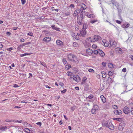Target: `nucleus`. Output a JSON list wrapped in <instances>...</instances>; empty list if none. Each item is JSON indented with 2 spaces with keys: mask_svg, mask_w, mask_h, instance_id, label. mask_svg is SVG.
<instances>
[{
  "mask_svg": "<svg viewBox=\"0 0 133 133\" xmlns=\"http://www.w3.org/2000/svg\"><path fill=\"white\" fill-rule=\"evenodd\" d=\"M109 125L108 127L111 130H113L114 129V128L112 123L110 122H109Z\"/></svg>",
  "mask_w": 133,
  "mask_h": 133,
  "instance_id": "2eb2a0df",
  "label": "nucleus"
},
{
  "mask_svg": "<svg viewBox=\"0 0 133 133\" xmlns=\"http://www.w3.org/2000/svg\"><path fill=\"white\" fill-rule=\"evenodd\" d=\"M15 123H22V120L18 121L17 120H15L14 121Z\"/></svg>",
  "mask_w": 133,
  "mask_h": 133,
  "instance_id": "79ce46f5",
  "label": "nucleus"
},
{
  "mask_svg": "<svg viewBox=\"0 0 133 133\" xmlns=\"http://www.w3.org/2000/svg\"><path fill=\"white\" fill-rule=\"evenodd\" d=\"M108 66L110 68H114L113 64L110 63H109L108 64Z\"/></svg>",
  "mask_w": 133,
  "mask_h": 133,
  "instance_id": "bb28decb",
  "label": "nucleus"
},
{
  "mask_svg": "<svg viewBox=\"0 0 133 133\" xmlns=\"http://www.w3.org/2000/svg\"><path fill=\"white\" fill-rule=\"evenodd\" d=\"M108 83H111L113 81V80H112L111 79V78L110 77H108Z\"/></svg>",
  "mask_w": 133,
  "mask_h": 133,
  "instance_id": "393cba45",
  "label": "nucleus"
},
{
  "mask_svg": "<svg viewBox=\"0 0 133 133\" xmlns=\"http://www.w3.org/2000/svg\"><path fill=\"white\" fill-rule=\"evenodd\" d=\"M3 47V45L2 42H0V48H2Z\"/></svg>",
  "mask_w": 133,
  "mask_h": 133,
  "instance_id": "338daca9",
  "label": "nucleus"
},
{
  "mask_svg": "<svg viewBox=\"0 0 133 133\" xmlns=\"http://www.w3.org/2000/svg\"><path fill=\"white\" fill-rule=\"evenodd\" d=\"M93 96L92 95H90L88 97V98L90 99H91L93 98Z\"/></svg>",
  "mask_w": 133,
  "mask_h": 133,
  "instance_id": "49530a36",
  "label": "nucleus"
},
{
  "mask_svg": "<svg viewBox=\"0 0 133 133\" xmlns=\"http://www.w3.org/2000/svg\"><path fill=\"white\" fill-rule=\"evenodd\" d=\"M79 13H80V11H79V10L77 9L75 11L74 13L73 14V16L74 17H76L78 14Z\"/></svg>",
  "mask_w": 133,
  "mask_h": 133,
  "instance_id": "4468645a",
  "label": "nucleus"
},
{
  "mask_svg": "<svg viewBox=\"0 0 133 133\" xmlns=\"http://www.w3.org/2000/svg\"><path fill=\"white\" fill-rule=\"evenodd\" d=\"M13 87L14 88H17L19 87V86H18L17 84H15L14 85Z\"/></svg>",
  "mask_w": 133,
  "mask_h": 133,
  "instance_id": "13d9d810",
  "label": "nucleus"
},
{
  "mask_svg": "<svg viewBox=\"0 0 133 133\" xmlns=\"http://www.w3.org/2000/svg\"><path fill=\"white\" fill-rule=\"evenodd\" d=\"M98 20L97 19H91L89 21V22L92 24H93L97 22Z\"/></svg>",
  "mask_w": 133,
  "mask_h": 133,
  "instance_id": "4be33fe9",
  "label": "nucleus"
},
{
  "mask_svg": "<svg viewBox=\"0 0 133 133\" xmlns=\"http://www.w3.org/2000/svg\"><path fill=\"white\" fill-rule=\"evenodd\" d=\"M98 105H94L92 109H95L96 110H97L98 109Z\"/></svg>",
  "mask_w": 133,
  "mask_h": 133,
  "instance_id": "72a5a7b5",
  "label": "nucleus"
},
{
  "mask_svg": "<svg viewBox=\"0 0 133 133\" xmlns=\"http://www.w3.org/2000/svg\"><path fill=\"white\" fill-rule=\"evenodd\" d=\"M20 41L21 42H23L24 41V39L23 38H22L20 40Z\"/></svg>",
  "mask_w": 133,
  "mask_h": 133,
  "instance_id": "69168bd1",
  "label": "nucleus"
},
{
  "mask_svg": "<svg viewBox=\"0 0 133 133\" xmlns=\"http://www.w3.org/2000/svg\"><path fill=\"white\" fill-rule=\"evenodd\" d=\"M77 60L76 57L74 56L73 57V59H72V61H73L75 62L76 63L77 62Z\"/></svg>",
  "mask_w": 133,
  "mask_h": 133,
  "instance_id": "c756f323",
  "label": "nucleus"
},
{
  "mask_svg": "<svg viewBox=\"0 0 133 133\" xmlns=\"http://www.w3.org/2000/svg\"><path fill=\"white\" fill-rule=\"evenodd\" d=\"M98 53L102 56H104L105 55V54L101 50L99 49L98 50Z\"/></svg>",
  "mask_w": 133,
  "mask_h": 133,
  "instance_id": "6ab92c4d",
  "label": "nucleus"
},
{
  "mask_svg": "<svg viewBox=\"0 0 133 133\" xmlns=\"http://www.w3.org/2000/svg\"><path fill=\"white\" fill-rule=\"evenodd\" d=\"M112 4L113 5H115L116 7H118V4L117 2L113 0L112 1Z\"/></svg>",
  "mask_w": 133,
  "mask_h": 133,
  "instance_id": "b1692460",
  "label": "nucleus"
},
{
  "mask_svg": "<svg viewBox=\"0 0 133 133\" xmlns=\"http://www.w3.org/2000/svg\"><path fill=\"white\" fill-rule=\"evenodd\" d=\"M114 113L115 115H120L122 113V111L119 110H116L114 111Z\"/></svg>",
  "mask_w": 133,
  "mask_h": 133,
  "instance_id": "f3484780",
  "label": "nucleus"
},
{
  "mask_svg": "<svg viewBox=\"0 0 133 133\" xmlns=\"http://www.w3.org/2000/svg\"><path fill=\"white\" fill-rule=\"evenodd\" d=\"M122 71L123 72H125L126 71V69L125 68H124L123 69Z\"/></svg>",
  "mask_w": 133,
  "mask_h": 133,
  "instance_id": "0e129e2a",
  "label": "nucleus"
},
{
  "mask_svg": "<svg viewBox=\"0 0 133 133\" xmlns=\"http://www.w3.org/2000/svg\"><path fill=\"white\" fill-rule=\"evenodd\" d=\"M109 123H108L107 121H106L105 123L103 124V125L104 126H105L106 127H108L109 126Z\"/></svg>",
  "mask_w": 133,
  "mask_h": 133,
  "instance_id": "c85d7f7f",
  "label": "nucleus"
},
{
  "mask_svg": "<svg viewBox=\"0 0 133 133\" xmlns=\"http://www.w3.org/2000/svg\"><path fill=\"white\" fill-rule=\"evenodd\" d=\"M36 124L39 126V127H40L42 125V123L41 122H38L36 123Z\"/></svg>",
  "mask_w": 133,
  "mask_h": 133,
  "instance_id": "09e8293b",
  "label": "nucleus"
},
{
  "mask_svg": "<svg viewBox=\"0 0 133 133\" xmlns=\"http://www.w3.org/2000/svg\"><path fill=\"white\" fill-rule=\"evenodd\" d=\"M22 123L23 125L25 127H28L29 128H30L32 127L31 125L30 124L26 122H25L24 121H23V122L22 121Z\"/></svg>",
  "mask_w": 133,
  "mask_h": 133,
  "instance_id": "9b49d317",
  "label": "nucleus"
},
{
  "mask_svg": "<svg viewBox=\"0 0 133 133\" xmlns=\"http://www.w3.org/2000/svg\"><path fill=\"white\" fill-rule=\"evenodd\" d=\"M27 35L30 36H31L32 37H34L33 34L32 32H30L28 33L27 34Z\"/></svg>",
  "mask_w": 133,
  "mask_h": 133,
  "instance_id": "e433bc0d",
  "label": "nucleus"
},
{
  "mask_svg": "<svg viewBox=\"0 0 133 133\" xmlns=\"http://www.w3.org/2000/svg\"><path fill=\"white\" fill-rule=\"evenodd\" d=\"M108 73V75L110 76H112L113 74V73L111 71H109Z\"/></svg>",
  "mask_w": 133,
  "mask_h": 133,
  "instance_id": "37998d69",
  "label": "nucleus"
},
{
  "mask_svg": "<svg viewBox=\"0 0 133 133\" xmlns=\"http://www.w3.org/2000/svg\"><path fill=\"white\" fill-rule=\"evenodd\" d=\"M80 6H81L80 9H77L79 10V11H80V14L77 17V22L79 24L81 25L83 24V19L85 17V15L83 14V10L86 8V6L83 3L81 4Z\"/></svg>",
  "mask_w": 133,
  "mask_h": 133,
  "instance_id": "f257e3e1",
  "label": "nucleus"
},
{
  "mask_svg": "<svg viewBox=\"0 0 133 133\" xmlns=\"http://www.w3.org/2000/svg\"><path fill=\"white\" fill-rule=\"evenodd\" d=\"M100 38V37L98 35H96L94 37H91L87 38L88 40L91 42L96 41L98 40Z\"/></svg>",
  "mask_w": 133,
  "mask_h": 133,
  "instance_id": "f03ea898",
  "label": "nucleus"
},
{
  "mask_svg": "<svg viewBox=\"0 0 133 133\" xmlns=\"http://www.w3.org/2000/svg\"><path fill=\"white\" fill-rule=\"evenodd\" d=\"M100 98L101 99L102 102L103 103H105L106 102V101L105 98L103 95H101L100 96Z\"/></svg>",
  "mask_w": 133,
  "mask_h": 133,
  "instance_id": "aec40b11",
  "label": "nucleus"
},
{
  "mask_svg": "<svg viewBox=\"0 0 133 133\" xmlns=\"http://www.w3.org/2000/svg\"><path fill=\"white\" fill-rule=\"evenodd\" d=\"M122 27L124 28H126V24H124L122 26Z\"/></svg>",
  "mask_w": 133,
  "mask_h": 133,
  "instance_id": "774afa93",
  "label": "nucleus"
},
{
  "mask_svg": "<svg viewBox=\"0 0 133 133\" xmlns=\"http://www.w3.org/2000/svg\"><path fill=\"white\" fill-rule=\"evenodd\" d=\"M114 120L117 121H120L121 120V119L120 118H115L114 119Z\"/></svg>",
  "mask_w": 133,
  "mask_h": 133,
  "instance_id": "a18cd8bd",
  "label": "nucleus"
},
{
  "mask_svg": "<svg viewBox=\"0 0 133 133\" xmlns=\"http://www.w3.org/2000/svg\"><path fill=\"white\" fill-rule=\"evenodd\" d=\"M123 111L125 114H128L130 112L129 109L127 107H125L124 108Z\"/></svg>",
  "mask_w": 133,
  "mask_h": 133,
  "instance_id": "423d86ee",
  "label": "nucleus"
},
{
  "mask_svg": "<svg viewBox=\"0 0 133 133\" xmlns=\"http://www.w3.org/2000/svg\"><path fill=\"white\" fill-rule=\"evenodd\" d=\"M25 131L27 133H29L30 132L29 129L28 128H25Z\"/></svg>",
  "mask_w": 133,
  "mask_h": 133,
  "instance_id": "c9c22d12",
  "label": "nucleus"
},
{
  "mask_svg": "<svg viewBox=\"0 0 133 133\" xmlns=\"http://www.w3.org/2000/svg\"><path fill=\"white\" fill-rule=\"evenodd\" d=\"M76 108V107L75 106H73L71 107V110H72V111H73L75 110Z\"/></svg>",
  "mask_w": 133,
  "mask_h": 133,
  "instance_id": "a19ab883",
  "label": "nucleus"
},
{
  "mask_svg": "<svg viewBox=\"0 0 133 133\" xmlns=\"http://www.w3.org/2000/svg\"><path fill=\"white\" fill-rule=\"evenodd\" d=\"M93 51L92 50L90 49H88L86 50V52L87 55H90L92 53Z\"/></svg>",
  "mask_w": 133,
  "mask_h": 133,
  "instance_id": "9d476101",
  "label": "nucleus"
},
{
  "mask_svg": "<svg viewBox=\"0 0 133 133\" xmlns=\"http://www.w3.org/2000/svg\"><path fill=\"white\" fill-rule=\"evenodd\" d=\"M94 53L95 54L97 55L98 53V50L97 51V50H94L93 51Z\"/></svg>",
  "mask_w": 133,
  "mask_h": 133,
  "instance_id": "3c124183",
  "label": "nucleus"
},
{
  "mask_svg": "<svg viewBox=\"0 0 133 133\" xmlns=\"http://www.w3.org/2000/svg\"><path fill=\"white\" fill-rule=\"evenodd\" d=\"M32 54V53H25V54H22L20 55V56L21 57H23V56H26V55H31Z\"/></svg>",
  "mask_w": 133,
  "mask_h": 133,
  "instance_id": "cd10ccee",
  "label": "nucleus"
},
{
  "mask_svg": "<svg viewBox=\"0 0 133 133\" xmlns=\"http://www.w3.org/2000/svg\"><path fill=\"white\" fill-rule=\"evenodd\" d=\"M106 63L105 62H102V65L104 67H105L106 65Z\"/></svg>",
  "mask_w": 133,
  "mask_h": 133,
  "instance_id": "5fc2aeb1",
  "label": "nucleus"
},
{
  "mask_svg": "<svg viewBox=\"0 0 133 133\" xmlns=\"http://www.w3.org/2000/svg\"><path fill=\"white\" fill-rule=\"evenodd\" d=\"M67 90L66 89H64L62 91H61L62 93H64L66 92Z\"/></svg>",
  "mask_w": 133,
  "mask_h": 133,
  "instance_id": "e2e57ef3",
  "label": "nucleus"
},
{
  "mask_svg": "<svg viewBox=\"0 0 133 133\" xmlns=\"http://www.w3.org/2000/svg\"><path fill=\"white\" fill-rule=\"evenodd\" d=\"M86 30L83 28L80 31V33H78L77 34L79 36H84L86 34Z\"/></svg>",
  "mask_w": 133,
  "mask_h": 133,
  "instance_id": "7ed1b4c3",
  "label": "nucleus"
},
{
  "mask_svg": "<svg viewBox=\"0 0 133 133\" xmlns=\"http://www.w3.org/2000/svg\"><path fill=\"white\" fill-rule=\"evenodd\" d=\"M51 40V38L50 37H47L44 38L43 41L46 43H48Z\"/></svg>",
  "mask_w": 133,
  "mask_h": 133,
  "instance_id": "6e6552de",
  "label": "nucleus"
},
{
  "mask_svg": "<svg viewBox=\"0 0 133 133\" xmlns=\"http://www.w3.org/2000/svg\"><path fill=\"white\" fill-rule=\"evenodd\" d=\"M73 45L74 46L77 47L78 46V44L76 42H74L73 44Z\"/></svg>",
  "mask_w": 133,
  "mask_h": 133,
  "instance_id": "7c9ffc66",
  "label": "nucleus"
},
{
  "mask_svg": "<svg viewBox=\"0 0 133 133\" xmlns=\"http://www.w3.org/2000/svg\"><path fill=\"white\" fill-rule=\"evenodd\" d=\"M12 49H13L11 47V48H8L7 49V50L8 51H10L12 50Z\"/></svg>",
  "mask_w": 133,
  "mask_h": 133,
  "instance_id": "4d7b16f0",
  "label": "nucleus"
},
{
  "mask_svg": "<svg viewBox=\"0 0 133 133\" xmlns=\"http://www.w3.org/2000/svg\"><path fill=\"white\" fill-rule=\"evenodd\" d=\"M96 110H95L94 109H92V110H91V112L92 114H94L95 113L96 111Z\"/></svg>",
  "mask_w": 133,
  "mask_h": 133,
  "instance_id": "de8ad7c7",
  "label": "nucleus"
},
{
  "mask_svg": "<svg viewBox=\"0 0 133 133\" xmlns=\"http://www.w3.org/2000/svg\"><path fill=\"white\" fill-rule=\"evenodd\" d=\"M63 62L64 64H66L67 63V62L65 59H63Z\"/></svg>",
  "mask_w": 133,
  "mask_h": 133,
  "instance_id": "c03bdc74",
  "label": "nucleus"
},
{
  "mask_svg": "<svg viewBox=\"0 0 133 133\" xmlns=\"http://www.w3.org/2000/svg\"><path fill=\"white\" fill-rule=\"evenodd\" d=\"M87 79V78L85 77H84L83 79L82 82V84L84 83L85 82V81Z\"/></svg>",
  "mask_w": 133,
  "mask_h": 133,
  "instance_id": "2f4dec72",
  "label": "nucleus"
},
{
  "mask_svg": "<svg viewBox=\"0 0 133 133\" xmlns=\"http://www.w3.org/2000/svg\"><path fill=\"white\" fill-rule=\"evenodd\" d=\"M59 85L61 86L62 87H63L64 86V84L60 82L59 83Z\"/></svg>",
  "mask_w": 133,
  "mask_h": 133,
  "instance_id": "052dcab7",
  "label": "nucleus"
},
{
  "mask_svg": "<svg viewBox=\"0 0 133 133\" xmlns=\"http://www.w3.org/2000/svg\"><path fill=\"white\" fill-rule=\"evenodd\" d=\"M71 66L70 65H66V68L67 69V70H68L71 68Z\"/></svg>",
  "mask_w": 133,
  "mask_h": 133,
  "instance_id": "f704fd0d",
  "label": "nucleus"
},
{
  "mask_svg": "<svg viewBox=\"0 0 133 133\" xmlns=\"http://www.w3.org/2000/svg\"><path fill=\"white\" fill-rule=\"evenodd\" d=\"M54 30L57 31H59V28L57 27H55V28H54Z\"/></svg>",
  "mask_w": 133,
  "mask_h": 133,
  "instance_id": "bf43d9fd",
  "label": "nucleus"
},
{
  "mask_svg": "<svg viewBox=\"0 0 133 133\" xmlns=\"http://www.w3.org/2000/svg\"><path fill=\"white\" fill-rule=\"evenodd\" d=\"M70 78L71 79L72 78L73 79L77 82H78L80 79V77L77 75L74 76L72 77H71Z\"/></svg>",
  "mask_w": 133,
  "mask_h": 133,
  "instance_id": "39448f33",
  "label": "nucleus"
},
{
  "mask_svg": "<svg viewBox=\"0 0 133 133\" xmlns=\"http://www.w3.org/2000/svg\"><path fill=\"white\" fill-rule=\"evenodd\" d=\"M22 47H23L22 45H20L18 46L17 48V49L18 50H19Z\"/></svg>",
  "mask_w": 133,
  "mask_h": 133,
  "instance_id": "ea45409f",
  "label": "nucleus"
},
{
  "mask_svg": "<svg viewBox=\"0 0 133 133\" xmlns=\"http://www.w3.org/2000/svg\"><path fill=\"white\" fill-rule=\"evenodd\" d=\"M112 107L113 108H114L115 109H117V106H116V105H112Z\"/></svg>",
  "mask_w": 133,
  "mask_h": 133,
  "instance_id": "603ef678",
  "label": "nucleus"
},
{
  "mask_svg": "<svg viewBox=\"0 0 133 133\" xmlns=\"http://www.w3.org/2000/svg\"><path fill=\"white\" fill-rule=\"evenodd\" d=\"M88 71L90 72H94V70L92 69H88Z\"/></svg>",
  "mask_w": 133,
  "mask_h": 133,
  "instance_id": "864d4df0",
  "label": "nucleus"
},
{
  "mask_svg": "<svg viewBox=\"0 0 133 133\" xmlns=\"http://www.w3.org/2000/svg\"><path fill=\"white\" fill-rule=\"evenodd\" d=\"M74 56L72 55L69 54L68 55V58L69 60L72 61Z\"/></svg>",
  "mask_w": 133,
  "mask_h": 133,
  "instance_id": "412c9836",
  "label": "nucleus"
},
{
  "mask_svg": "<svg viewBox=\"0 0 133 133\" xmlns=\"http://www.w3.org/2000/svg\"><path fill=\"white\" fill-rule=\"evenodd\" d=\"M125 123H121L119 124L118 129L119 131H122L124 127Z\"/></svg>",
  "mask_w": 133,
  "mask_h": 133,
  "instance_id": "20e7f679",
  "label": "nucleus"
},
{
  "mask_svg": "<svg viewBox=\"0 0 133 133\" xmlns=\"http://www.w3.org/2000/svg\"><path fill=\"white\" fill-rule=\"evenodd\" d=\"M71 35L73 37V38L74 39H76L79 40V38L78 37L79 36L78 35H77L76 34L74 33H72L71 34Z\"/></svg>",
  "mask_w": 133,
  "mask_h": 133,
  "instance_id": "ddd939ff",
  "label": "nucleus"
},
{
  "mask_svg": "<svg viewBox=\"0 0 133 133\" xmlns=\"http://www.w3.org/2000/svg\"><path fill=\"white\" fill-rule=\"evenodd\" d=\"M40 63L43 66H44L45 67H47L46 65L44 63H43L41 61H40Z\"/></svg>",
  "mask_w": 133,
  "mask_h": 133,
  "instance_id": "4c0bfd02",
  "label": "nucleus"
},
{
  "mask_svg": "<svg viewBox=\"0 0 133 133\" xmlns=\"http://www.w3.org/2000/svg\"><path fill=\"white\" fill-rule=\"evenodd\" d=\"M22 4H24L26 2V0H21Z\"/></svg>",
  "mask_w": 133,
  "mask_h": 133,
  "instance_id": "8fccbe9b",
  "label": "nucleus"
},
{
  "mask_svg": "<svg viewBox=\"0 0 133 133\" xmlns=\"http://www.w3.org/2000/svg\"><path fill=\"white\" fill-rule=\"evenodd\" d=\"M7 129L6 126L1 125L0 126V130L2 131H5Z\"/></svg>",
  "mask_w": 133,
  "mask_h": 133,
  "instance_id": "a211bd4d",
  "label": "nucleus"
},
{
  "mask_svg": "<svg viewBox=\"0 0 133 133\" xmlns=\"http://www.w3.org/2000/svg\"><path fill=\"white\" fill-rule=\"evenodd\" d=\"M87 16L90 18H94V16L92 14H87Z\"/></svg>",
  "mask_w": 133,
  "mask_h": 133,
  "instance_id": "5701e85b",
  "label": "nucleus"
},
{
  "mask_svg": "<svg viewBox=\"0 0 133 133\" xmlns=\"http://www.w3.org/2000/svg\"><path fill=\"white\" fill-rule=\"evenodd\" d=\"M92 47L93 49H97V46L96 44H94L92 45Z\"/></svg>",
  "mask_w": 133,
  "mask_h": 133,
  "instance_id": "58836bf2",
  "label": "nucleus"
},
{
  "mask_svg": "<svg viewBox=\"0 0 133 133\" xmlns=\"http://www.w3.org/2000/svg\"><path fill=\"white\" fill-rule=\"evenodd\" d=\"M103 42L104 43V45L105 47H110L111 46V45L110 43L108 44L107 42H106L105 40H103Z\"/></svg>",
  "mask_w": 133,
  "mask_h": 133,
  "instance_id": "1a4fd4ad",
  "label": "nucleus"
},
{
  "mask_svg": "<svg viewBox=\"0 0 133 133\" xmlns=\"http://www.w3.org/2000/svg\"><path fill=\"white\" fill-rule=\"evenodd\" d=\"M110 42L111 46H112L113 47H115L116 46L117 43L116 41L114 40H110Z\"/></svg>",
  "mask_w": 133,
  "mask_h": 133,
  "instance_id": "0eeeda50",
  "label": "nucleus"
},
{
  "mask_svg": "<svg viewBox=\"0 0 133 133\" xmlns=\"http://www.w3.org/2000/svg\"><path fill=\"white\" fill-rule=\"evenodd\" d=\"M56 43L58 45L60 46H62L63 45L62 42L59 40H57Z\"/></svg>",
  "mask_w": 133,
  "mask_h": 133,
  "instance_id": "dca6fc26",
  "label": "nucleus"
},
{
  "mask_svg": "<svg viewBox=\"0 0 133 133\" xmlns=\"http://www.w3.org/2000/svg\"><path fill=\"white\" fill-rule=\"evenodd\" d=\"M69 7L71 8H74L75 7V6L74 4H71L70 5Z\"/></svg>",
  "mask_w": 133,
  "mask_h": 133,
  "instance_id": "6e6d98bb",
  "label": "nucleus"
},
{
  "mask_svg": "<svg viewBox=\"0 0 133 133\" xmlns=\"http://www.w3.org/2000/svg\"><path fill=\"white\" fill-rule=\"evenodd\" d=\"M72 73L70 71H68L67 73V75L68 76H71L72 75Z\"/></svg>",
  "mask_w": 133,
  "mask_h": 133,
  "instance_id": "473e14b6",
  "label": "nucleus"
},
{
  "mask_svg": "<svg viewBox=\"0 0 133 133\" xmlns=\"http://www.w3.org/2000/svg\"><path fill=\"white\" fill-rule=\"evenodd\" d=\"M102 74V77L103 78H105L106 77L107 74L104 71H102L101 72Z\"/></svg>",
  "mask_w": 133,
  "mask_h": 133,
  "instance_id": "a878e982",
  "label": "nucleus"
},
{
  "mask_svg": "<svg viewBox=\"0 0 133 133\" xmlns=\"http://www.w3.org/2000/svg\"><path fill=\"white\" fill-rule=\"evenodd\" d=\"M116 22L117 23L119 24H120L121 23V21H120L118 20H117L116 21Z\"/></svg>",
  "mask_w": 133,
  "mask_h": 133,
  "instance_id": "680f3d73",
  "label": "nucleus"
},
{
  "mask_svg": "<svg viewBox=\"0 0 133 133\" xmlns=\"http://www.w3.org/2000/svg\"><path fill=\"white\" fill-rule=\"evenodd\" d=\"M116 52L122 54V50L119 48H117L115 49Z\"/></svg>",
  "mask_w": 133,
  "mask_h": 133,
  "instance_id": "f8f14e48",
  "label": "nucleus"
}]
</instances>
